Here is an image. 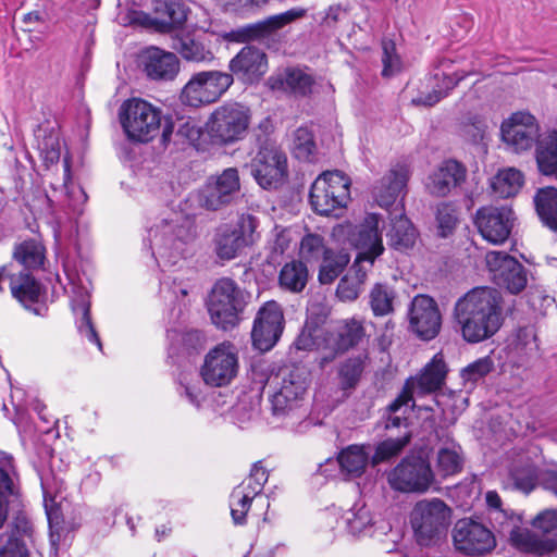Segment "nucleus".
Here are the masks:
<instances>
[{
	"label": "nucleus",
	"instance_id": "1",
	"mask_svg": "<svg viewBox=\"0 0 557 557\" xmlns=\"http://www.w3.org/2000/svg\"><path fill=\"white\" fill-rule=\"evenodd\" d=\"M323 315H308L304 329L295 342L299 350L321 351L320 366L332 362L338 355L355 347L363 337L364 331L356 319H348L333 332H324L320 326Z\"/></svg>",
	"mask_w": 557,
	"mask_h": 557
},
{
	"label": "nucleus",
	"instance_id": "2",
	"mask_svg": "<svg viewBox=\"0 0 557 557\" xmlns=\"http://www.w3.org/2000/svg\"><path fill=\"white\" fill-rule=\"evenodd\" d=\"M120 122L127 137L134 141L148 143L160 132L163 122L161 144L171 141L175 125L162 111L143 99L126 100L120 108Z\"/></svg>",
	"mask_w": 557,
	"mask_h": 557
},
{
	"label": "nucleus",
	"instance_id": "3",
	"mask_svg": "<svg viewBox=\"0 0 557 557\" xmlns=\"http://www.w3.org/2000/svg\"><path fill=\"white\" fill-rule=\"evenodd\" d=\"M276 380L278 382L270 397L272 413L286 424L294 425L308 416V408L305 406L308 382L296 370L283 372Z\"/></svg>",
	"mask_w": 557,
	"mask_h": 557
},
{
	"label": "nucleus",
	"instance_id": "4",
	"mask_svg": "<svg viewBox=\"0 0 557 557\" xmlns=\"http://www.w3.org/2000/svg\"><path fill=\"white\" fill-rule=\"evenodd\" d=\"M259 219L250 213H243L235 223H223L214 228L211 240L212 250L221 261L236 259L260 237Z\"/></svg>",
	"mask_w": 557,
	"mask_h": 557
},
{
	"label": "nucleus",
	"instance_id": "5",
	"mask_svg": "<svg viewBox=\"0 0 557 557\" xmlns=\"http://www.w3.org/2000/svg\"><path fill=\"white\" fill-rule=\"evenodd\" d=\"M250 117V110L238 102L215 108L206 123L210 143L226 147L243 140L248 134Z\"/></svg>",
	"mask_w": 557,
	"mask_h": 557
},
{
	"label": "nucleus",
	"instance_id": "6",
	"mask_svg": "<svg viewBox=\"0 0 557 557\" xmlns=\"http://www.w3.org/2000/svg\"><path fill=\"white\" fill-rule=\"evenodd\" d=\"M410 523L417 542L429 546L446 534L451 523V509L436 497L421 499L411 510Z\"/></svg>",
	"mask_w": 557,
	"mask_h": 557
},
{
	"label": "nucleus",
	"instance_id": "7",
	"mask_svg": "<svg viewBox=\"0 0 557 557\" xmlns=\"http://www.w3.org/2000/svg\"><path fill=\"white\" fill-rule=\"evenodd\" d=\"M306 13V9L293 8L283 13L231 29L224 34L223 38L228 42L246 45L258 42L271 48L278 41V32L286 25L304 17Z\"/></svg>",
	"mask_w": 557,
	"mask_h": 557
},
{
	"label": "nucleus",
	"instance_id": "8",
	"mask_svg": "<svg viewBox=\"0 0 557 557\" xmlns=\"http://www.w3.org/2000/svg\"><path fill=\"white\" fill-rule=\"evenodd\" d=\"M350 178L335 170L321 174L311 185L309 202L320 215H331L350 200Z\"/></svg>",
	"mask_w": 557,
	"mask_h": 557
},
{
	"label": "nucleus",
	"instance_id": "9",
	"mask_svg": "<svg viewBox=\"0 0 557 557\" xmlns=\"http://www.w3.org/2000/svg\"><path fill=\"white\" fill-rule=\"evenodd\" d=\"M234 83L232 74L222 71H201L191 75L183 87L180 100L191 108L218 101Z\"/></svg>",
	"mask_w": 557,
	"mask_h": 557
},
{
	"label": "nucleus",
	"instance_id": "10",
	"mask_svg": "<svg viewBox=\"0 0 557 557\" xmlns=\"http://www.w3.org/2000/svg\"><path fill=\"white\" fill-rule=\"evenodd\" d=\"M239 371V357L236 347L223 342L211 348L205 356L199 374L210 387L228 386Z\"/></svg>",
	"mask_w": 557,
	"mask_h": 557
},
{
	"label": "nucleus",
	"instance_id": "11",
	"mask_svg": "<svg viewBox=\"0 0 557 557\" xmlns=\"http://www.w3.org/2000/svg\"><path fill=\"white\" fill-rule=\"evenodd\" d=\"M447 367L442 352H437L432 360L423 368L416 377L407 380L400 395L388 406L392 413L397 412L401 407H416L413 398L432 394L444 384Z\"/></svg>",
	"mask_w": 557,
	"mask_h": 557
},
{
	"label": "nucleus",
	"instance_id": "12",
	"mask_svg": "<svg viewBox=\"0 0 557 557\" xmlns=\"http://www.w3.org/2000/svg\"><path fill=\"white\" fill-rule=\"evenodd\" d=\"M269 479L268 470L261 461L253 463L250 473L239 485H237L230 496L231 515L236 524H244L246 517L255 500L261 503V507H269L265 502L262 490Z\"/></svg>",
	"mask_w": 557,
	"mask_h": 557
},
{
	"label": "nucleus",
	"instance_id": "13",
	"mask_svg": "<svg viewBox=\"0 0 557 557\" xmlns=\"http://www.w3.org/2000/svg\"><path fill=\"white\" fill-rule=\"evenodd\" d=\"M250 173L261 188L276 190L288 178L287 157L275 145L261 146L251 160Z\"/></svg>",
	"mask_w": 557,
	"mask_h": 557
},
{
	"label": "nucleus",
	"instance_id": "14",
	"mask_svg": "<svg viewBox=\"0 0 557 557\" xmlns=\"http://www.w3.org/2000/svg\"><path fill=\"white\" fill-rule=\"evenodd\" d=\"M240 198V178L236 168H227L208 177L200 191V205L209 211H219L236 205Z\"/></svg>",
	"mask_w": 557,
	"mask_h": 557
},
{
	"label": "nucleus",
	"instance_id": "15",
	"mask_svg": "<svg viewBox=\"0 0 557 557\" xmlns=\"http://www.w3.org/2000/svg\"><path fill=\"white\" fill-rule=\"evenodd\" d=\"M387 482L401 493H425L434 483V473L425 459L407 457L388 472Z\"/></svg>",
	"mask_w": 557,
	"mask_h": 557
},
{
	"label": "nucleus",
	"instance_id": "16",
	"mask_svg": "<svg viewBox=\"0 0 557 557\" xmlns=\"http://www.w3.org/2000/svg\"><path fill=\"white\" fill-rule=\"evenodd\" d=\"M456 552L467 557H481L496 547L493 532L483 523L472 519H460L453 529Z\"/></svg>",
	"mask_w": 557,
	"mask_h": 557
},
{
	"label": "nucleus",
	"instance_id": "17",
	"mask_svg": "<svg viewBox=\"0 0 557 557\" xmlns=\"http://www.w3.org/2000/svg\"><path fill=\"white\" fill-rule=\"evenodd\" d=\"M375 524L370 508L360 503H356L342 516L329 511L322 518V527L329 529L333 536L344 532L352 537L373 535Z\"/></svg>",
	"mask_w": 557,
	"mask_h": 557
},
{
	"label": "nucleus",
	"instance_id": "18",
	"mask_svg": "<svg viewBox=\"0 0 557 557\" xmlns=\"http://www.w3.org/2000/svg\"><path fill=\"white\" fill-rule=\"evenodd\" d=\"M516 215L509 206H486L476 210L474 224L484 239L494 244H504L510 236Z\"/></svg>",
	"mask_w": 557,
	"mask_h": 557
},
{
	"label": "nucleus",
	"instance_id": "19",
	"mask_svg": "<svg viewBox=\"0 0 557 557\" xmlns=\"http://www.w3.org/2000/svg\"><path fill=\"white\" fill-rule=\"evenodd\" d=\"M485 261L499 287L506 288L511 294H518L527 286V270L512 256L504 251H490L486 253Z\"/></svg>",
	"mask_w": 557,
	"mask_h": 557
},
{
	"label": "nucleus",
	"instance_id": "20",
	"mask_svg": "<svg viewBox=\"0 0 557 557\" xmlns=\"http://www.w3.org/2000/svg\"><path fill=\"white\" fill-rule=\"evenodd\" d=\"M249 298L250 294L234 280L222 277L214 283L206 299L208 313H242Z\"/></svg>",
	"mask_w": 557,
	"mask_h": 557
},
{
	"label": "nucleus",
	"instance_id": "21",
	"mask_svg": "<svg viewBox=\"0 0 557 557\" xmlns=\"http://www.w3.org/2000/svg\"><path fill=\"white\" fill-rule=\"evenodd\" d=\"M466 165L456 159H445L426 177L425 189L433 197H446L467 180Z\"/></svg>",
	"mask_w": 557,
	"mask_h": 557
},
{
	"label": "nucleus",
	"instance_id": "22",
	"mask_svg": "<svg viewBox=\"0 0 557 557\" xmlns=\"http://www.w3.org/2000/svg\"><path fill=\"white\" fill-rule=\"evenodd\" d=\"M230 74L236 76L244 84L258 83L268 71V58L263 50L246 45L231 59Z\"/></svg>",
	"mask_w": 557,
	"mask_h": 557
},
{
	"label": "nucleus",
	"instance_id": "23",
	"mask_svg": "<svg viewBox=\"0 0 557 557\" xmlns=\"http://www.w3.org/2000/svg\"><path fill=\"white\" fill-rule=\"evenodd\" d=\"M410 174L407 164L393 165L372 188V195L377 205L387 209L396 202L398 197L405 196Z\"/></svg>",
	"mask_w": 557,
	"mask_h": 557
},
{
	"label": "nucleus",
	"instance_id": "24",
	"mask_svg": "<svg viewBox=\"0 0 557 557\" xmlns=\"http://www.w3.org/2000/svg\"><path fill=\"white\" fill-rule=\"evenodd\" d=\"M141 65L147 77L158 82L173 81L180 72L176 54L156 47L144 52Z\"/></svg>",
	"mask_w": 557,
	"mask_h": 557
},
{
	"label": "nucleus",
	"instance_id": "25",
	"mask_svg": "<svg viewBox=\"0 0 557 557\" xmlns=\"http://www.w3.org/2000/svg\"><path fill=\"white\" fill-rule=\"evenodd\" d=\"M500 301L502 295L496 288L474 287L458 299L454 313H499Z\"/></svg>",
	"mask_w": 557,
	"mask_h": 557
},
{
	"label": "nucleus",
	"instance_id": "26",
	"mask_svg": "<svg viewBox=\"0 0 557 557\" xmlns=\"http://www.w3.org/2000/svg\"><path fill=\"white\" fill-rule=\"evenodd\" d=\"M537 447H533L528 454H520L515 459L508 470V478L511 482L512 488L521 491L525 494L532 492L536 484L540 482L541 473L531 459V454L537 456Z\"/></svg>",
	"mask_w": 557,
	"mask_h": 557
},
{
	"label": "nucleus",
	"instance_id": "27",
	"mask_svg": "<svg viewBox=\"0 0 557 557\" xmlns=\"http://www.w3.org/2000/svg\"><path fill=\"white\" fill-rule=\"evenodd\" d=\"M314 78L299 67H286L269 78L270 87L284 90L297 97L311 95Z\"/></svg>",
	"mask_w": 557,
	"mask_h": 557
},
{
	"label": "nucleus",
	"instance_id": "28",
	"mask_svg": "<svg viewBox=\"0 0 557 557\" xmlns=\"http://www.w3.org/2000/svg\"><path fill=\"white\" fill-rule=\"evenodd\" d=\"M151 23L162 33L181 28L187 20L189 9L182 0H159L154 4Z\"/></svg>",
	"mask_w": 557,
	"mask_h": 557
},
{
	"label": "nucleus",
	"instance_id": "29",
	"mask_svg": "<svg viewBox=\"0 0 557 557\" xmlns=\"http://www.w3.org/2000/svg\"><path fill=\"white\" fill-rule=\"evenodd\" d=\"M461 334L468 343H480L493 336L502 326V315H458Z\"/></svg>",
	"mask_w": 557,
	"mask_h": 557
},
{
	"label": "nucleus",
	"instance_id": "30",
	"mask_svg": "<svg viewBox=\"0 0 557 557\" xmlns=\"http://www.w3.org/2000/svg\"><path fill=\"white\" fill-rule=\"evenodd\" d=\"M284 315H259L253 323L251 338L255 348L268 351L281 337Z\"/></svg>",
	"mask_w": 557,
	"mask_h": 557
},
{
	"label": "nucleus",
	"instance_id": "31",
	"mask_svg": "<svg viewBox=\"0 0 557 557\" xmlns=\"http://www.w3.org/2000/svg\"><path fill=\"white\" fill-rule=\"evenodd\" d=\"M336 461L343 474L359 478L372 462V447L371 445H349L338 453Z\"/></svg>",
	"mask_w": 557,
	"mask_h": 557
},
{
	"label": "nucleus",
	"instance_id": "32",
	"mask_svg": "<svg viewBox=\"0 0 557 557\" xmlns=\"http://www.w3.org/2000/svg\"><path fill=\"white\" fill-rule=\"evenodd\" d=\"M534 158L539 173L557 181V129H550L537 139Z\"/></svg>",
	"mask_w": 557,
	"mask_h": 557
},
{
	"label": "nucleus",
	"instance_id": "33",
	"mask_svg": "<svg viewBox=\"0 0 557 557\" xmlns=\"http://www.w3.org/2000/svg\"><path fill=\"white\" fill-rule=\"evenodd\" d=\"M10 290L25 309L32 310L39 302L41 285L33 274L21 271L10 277Z\"/></svg>",
	"mask_w": 557,
	"mask_h": 557
},
{
	"label": "nucleus",
	"instance_id": "34",
	"mask_svg": "<svg viewBox=\"0 0 557 557\" xmlns=\"http://www.w3.org/2000/svg\"><path fill=\"white\" fill-rule=\"evenodd\" d=\"M512 523L509 532V541L517 549L525 553L544 554L555 548V543L552 540H544L535 534L533 531L516 525V520L510 518L506 524Z\"/></svg>",
	"mask_w": 557,
	"mask_h": 557
},
{
	"label": "nucleus",
	"instance_id": "35",
	"mask_svg": "<svg viewBox=\"0 0 557 557\" xmlns=\"http://www.w3.org/2000/svg\"><path fill=\"white\" fill-rule=\"evenodd\" d=\"M533 205L540 222L552 232H557V188H537L533 196Z\"/></svg>",
	"mask_w": 557,
	"mask_h": 557
},
{
	"label": "nucleus",
	"instance_id": "36",
	"mask_svg": "<svg viewBox=\"0 0 557 557\" xmlns=\"http://www.w3.org/2000/svg\"><path fill=\"white\" fill-rule=\"evenodd\" d=\"M388 245L398 251L411 249L418 238V231L411 221L404 214L392 219L391 228L387 233Z\"/></svg>",
	"mask_w": 557,
	"mask_h": 557
},
{
	"label": "nucleus",
	"instance_id": "37",
	"mask_svg": "<svg viewBox=\"0 0 557 557\" xmlns=\"http://www.w3.org/2000/svg\"><path fill=\"white\" fill-rule=\"evenodd\" d=\"M13 259L27 271L42 269L46 260V247L35 238L25 239L15 245Z\"/></svg>",
	"mask_w": 557,
	"mask_h": 557
},
{
	"label": "nucleus",
	"instance_id": "38",
	"mask_svg": "<svg viewBox=\"0 0 557 557\" xmlns=\"http://www.w3.org/2000/svg\"><path fill=\"white\" fill-rule=\"evenodd\" d=\"M360 237H367L371 244L368 251L359 252L357 255L348 274H350L354 280L358 281V283L362 285L366 281L367 272L361 268L360 263L362 261H369L370 263H373L374 259L383 253L384 247L376 227H370L369 230L361 231Z\"/></svg>",
	"mask_w": 557,
	"mask_h": 557
},
{
	"label": "nucleus",
	"instance_id": "39",
	"mask_svg": "<svg viewBox=\"0 0 557 557\" xmlns=\"http://www.w3.org/2000/svg\"><path fill=\"white\" fill-rule=\"evenodd\" d=\"M523 174L521 171L509 168L500 170L491 180V189L494 196L507 199L515 197L523 185Z\"/></svg>",
	"mask_w": 557,
	"mask_h": 557
},
{
	"label": "nucleus",
	"instance_id": "40",
	"mask_svg": "<svg viewBox=\"0 0 557 557\" xmlns=\"http://www.w3.org/2000/svg\"><path fill=\"white\" fill-rule=\"evenodd\" d=\"M172 48L184 60L190 62H206L214 58L212 51L201 40L189 34L174 38Z\"/></svg>",
	"mask_w": 557,
	"mask_h": 557
},
{
	"label": "nucleus",
	"instance_id": "41",
	"mask_svg": "<svg viewBox=\"0 0 557 557\" xmlns=\"http://www.w3.org/2000/svg\"><path fill=\"white\" fill-rule=\"evenodd\" d=\"M349 261L350 255L346 249L329 248L325 256L322 259V264L320 267V283H333L343 273Z\"/></svg>",
	"mask_w": 557,
	"mask_h": 557
},
{
	"label": "nucleus",
	"instance_id": "42",
	"mask_svg": "<svg viewBox=\"0 0 557 557\" xmlns=\"http://www.w3.org/2000/svg\"><path fill=\"white\" fill-rule=\"evenodd\" d=\"M308 276L306 263L301 260H293L281 269L278 283L283 289L300 293L307 285Z\"/></svg>",
	"mask_w": 557,
	"mask_h": 557
},
{
	"label": "nucleus",
	"instance_id": "43",
	"mask_svg": "<svg viewBox=\"0 0 557 557\" xmlns=\"http://www.w3.org/2000/svg\"><path fill=\"white\" fill-rule=\"evenodd\" d=\"M539 132V125L500 129L503 140L512 146L516 151H525L531 149L533 146L535 147L537 139L542 138Z\"/></svg>",
	"mask_w": 557,
	"mask_h": 557
},
{
	"label": "nucleus",
	"instance_id": "44",
	"mask_svg": "<svg viewBox=\"0 0 557 557\" xmlns=\"http://www.w3.org/2000/svg\"><path fill=\"white\" fill-rule=\"evenodd\" d=\"M399 299L396 292L386 284H375L370 292V305L373 313H391L397 310Z\"/></svg>",
	"mask_w": 557,
	"mask_h": 557
},
{
	"label": "nucleus",
	"instance_id": "45",
	"mask_svg": "<svg viewBox=\"0 0 557 557\" xmlns=\"http://www.w3.org/2000/svg\"><path fill=\"white\" fill-rule=\"evenodd\" d=\"M14 475L12 459L7 457L0 467V528L8 517V497L15 493Z\"/></svg>",
	"mask_w": 557,
	"mask_h": 557
},
{
	"label": "nucleus",
	"instance_id": "46",
	"mask_svg": "<svg viewBox=\"0 0 557 557\" xmlns=\"http://www.w3.org/2000/svg\"><path fill=\"white\" fill-rule=\"evenodd\" d=\"M293 151L301 161H311L317 151V145L312 131L307 126H300L294 132Z\"/></svg>",
	"mask_w": 557,
	"mask_h": 557
},
{
	"label": "nucleus",
	"instance_id": "47",
	"mask_svg": "<svg viewBox=\"0 0 557 557\" xmlns=\"http://www.w3.org/2000/svg\"><path fill=\"white\" fill-rule=\"evenodd\" d=\"M364 369V358L361 356L346 359L338 369L339 384L343 389L355 388Z\"/></svg>",
	"mask_w": 557,
	"mask_h": 557
},
{
	"label": "nucleus",
	"instance_id": "48",
	"mask_svg": "<svg viewBox=\"0 0 557 557\" xmlns=\"http://www.w3.org/2000/svg\"><path fill=\"white\" fill-rule=\"evenodd\" d=\"M512 347L517 354L523 357L529 358L535 355L540 348L535 326L525 325L519 327L515 335Z\"/></svg>",
	"mask_w": 557,
	"mask_h": 557
},
{
	"label": "nucleus",
	"instance_id": "49",
	"mask_svg": "<svg viewBox=\"0 0 557 557\" xmlns=\"http://www.w3.org/2000/svg\"><path fill=\"white\" fill-rule=\"evenodd\" d=\"M327 249L321 235L309 233L300 242L299 256L301 261L318 262L323 259Z\"/></svg>",
	"mask_w": 557,
	"mask_h": 557
},
{
	"label": "nucleus",
	"instance_id": "50",
	"mask_svg": "<svg viewBox=\"0 0 557 557\" xmlns=\"http://www.w3.org/2000/svg\"><path fill=\"white\" fill-rule=\"evenodd\" d=\"M187 235L188 231L185 226L176 225L175 227H170L169 224H165L160 235L154 233L153 242L164 250H181Z\"/></svg>",
	"mask_w": 557,
	"mask_h": 557
},
{
	"label": "nucleus",
	"instance_id": "51",
	"mask_svg": "<svg viewBox=\"0 0 557 557\" xmlns=\"http://www.w3.org/2000/svg\"><path fill=\"white\" fill-rule=\"evenodd\" d=\"M462 467L459 446L441 448L437 454V468L443 476L458 473Z\"/></svg>",
	"mask_w": 557,
	"mask_h": 557
},
{
	"label": "nucleus",
	"instance_id": "52",
	"mask_svg": "<svg viewBox=\"0 0 557 557\" xmlns=\"http://www.w3.org/2000/svg\"><path fill=\"white\" fill-rule=\"evenodd\" d=\"M441 315H411L410 327L423 341L434 338L441 329Z\"/></svg>",
	"mask_w": 557,
	"mask_h": 557
},
{
	"label": "nucleus",
	"instance_id": "53",
	"mask_svg": "<svg viewBox=\"0 0 557 557\" xmlns=\"http://www.w3.org/2000/svg\"><path fill=\"white\" fill-rule=\"evenodd\" d=\"M172 298L171 311L176 313H184L190 311L191 301L194 300L196 293L194 288L186 283L173 282V286L169 290Z\"/></svg>",
	"mask_w": 557,
	"mask_h": 557
},
{
	"label": "nucleus",
	"instance_id": "54",
	"mask_svg": "<svg viewBox=\"0 0 557 557\" xmlns=\"http://www.w3.org/2000/svg\"><path fill=\"white\" fill-rule=\"evenodd\" d=\"M410 435L408 432L397 438H387L376 446L372 454V463L377 465L397 456L403 448L409 443Z\"/></svg>",
	"mask_w": 557,
	"mask_h": 557
},
{
	"label": "nucleus",
	"instance_id": "55",
	"mask_svg": "<svg viewBox=\"0 0 557 557\" xmlns=\"http://www.w3.org/2000/svg\"><path fill=\"white\" fill-rule=\"evenodd\" d=\"M486 123L479 116H470L465 123H462L460 133L466 141L471 145H480L483 143L486 135Z\"/></svg>",
	"mask_w": 557,
	"mask_h": 557
},
{
	"label": "nucleus",
	"instance_id": "56",
	"mask_svg": "<svg viewBox=\"0 0 557 557\" xmlns=\"http://www.w3.org/2000/svg\"><path fill=\"white\" fill-rule=\"evenodd\" d=\"M436 221L442 237L453 234L458 222L457 211L454 206L449 202L441 203L437 207Z\"/></svg>",
	"mask_w": 557,
	"mask_h": 557
},
{
	"label": "nucleus",
	"instance_id": "57",
	"mask_svg": "<svg viewBox=\"0 0 557 557\" xmlns=\"http://www.w3.org/2000/svg\"><path fill=\"white\" fill-rule=\"evenodd\" d=\"M493 369L494 361L491 357L485 356L463 368L461 370V377L466 382L474 383L491 373Z\"/></svg>",
	"mask_w": 557,
	"mask_h": 557
},
{
	"label": "nucleus",
	"instance_id": "58",
	"mask_svg": "<svg viewBox=\"0 0 557 557\" xmlns=\"http://www.w3.org/2000/svg\"><path fill=\"white\" fill-rule=\"evenodd\" d=\"M168 337L173 343H182L187 350H197L198 348H201L206 342L203 333L198 330H188L183 333H178L175 330H169Z\"/></svg>",
	"mask_w": 557,
	"mask_h": 557
},
{
	"label": "nucleus",
	"instance_id": "59",
	"mask_svg": "<svg viewBox=\"0 0 557 557\" xmlns=\"http://www.w3.org/2000/svg\"><path fill=\"white\" fill-rule=\"evenodd\" d=\"M468 72L457 71L453 73L448 72H436L433 78L436 81L434 88L444 92V98L467 76Z\"/></svg>",
	"mask_w": 557,
	"mask_h": 557
},
{
	"label": "nucleus",
	"instance_id": "60",
	"mask_svg": "<svg viewBox=\"0 0 557 557\" xmlns=\"http://www.w3.org/2000/svg\"><path fill=\"white\" fill-rule=\"evenodd\" d=\"M0 557H28L26 544L13 535H0Z\"/></svg>",
	"mask_w": 557,
	"mask_h": 557
},
{
	"label": "nucleus",
	"instance_id": "61",
	"mask_svg": "<svg viewBox=\"0 0 557 557\" xmlns=\"http://www.w3.org/2000/svg\"><path fill=\"white\" fill-rule=\"evenodd\" d=\"M532 525L543 534L557 532V509H545L532 520Z\"/></svg>",
	"mask_w": 557,
	"mask_h": 557
},
{
	"label": "nucleus",
	"instance_id": "62",
	"mask_svg": "<svg viewBox=\"0 0 557 557\" xmlns=\"http://www.w3.org/2000/svg\"><path fill=\"white\" fill-rule=\"evenodd\" d=\"M200 127H198L194 121H178L175 131L176 143L181 141L182 144H184L185 141H187L190 145H195L200 139Z\"/></svg>",
	"mask_w": 557,
	"mask_h": 557
},
{
	"label": "nucleus",
	"instance_id": "63",
	"mask_svg": "<svg viewBox=\"0 0 557 557\" xmlns=\"http://www.w3.org/2000/svg\"><path fill=\"white\" fill-rule=\"evenodd\" d=\"M361 284L354 280L350 274L343 276L337 285L336 295L341 300L352 301L360 293Z\"/></svg>",
	"mask_w": 557,
	"mask_h": 557
},
{
	"label": "nucleus",
	"instance_id": "64",
	"mask_svg": "<svg viewBox=\"0 0 557 557\" xmlns=\"http://www.w3.org/2000/svg\"><path fill=\"white\" fill-rule=\"evenodd\" d=\"M408 313H441L435 299L425 294H419L409 302Z\"/></svg>",
	"mask_w": 557,
	"mask_h": 557
}]
</instances>
